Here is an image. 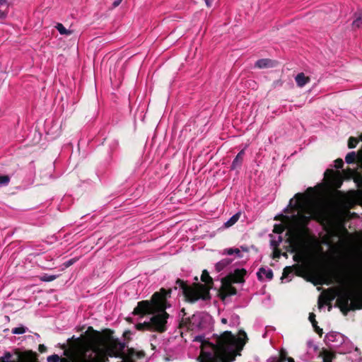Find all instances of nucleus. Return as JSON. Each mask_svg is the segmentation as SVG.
<instances>
[{
	"mask_svg": "<svg viewBox=\"0 0 362 362\" xmlns=\"http://www.w3.org/2000/svg\"><path fill=\"white\" fill-rule=\"evenodd\" d=\"M245 150L243 149L237 154L235 158L233 159L232 164L230 165V170H234L240 169L243 162Z\"/></svg>",
	"mask_w": 362,
	"mask_h": 362,
	"instance_id": "nucleus-15",
	"label": "nucleus"
},
{
	"mask_svg": "<svg viewBox=\"0 0 362 362\" xmlns=\"http://www.w3.org/2000/svg\"><path fill=\"white\" fill-rule=\"evenodd\" d=\"M240 213H236L235 214H234L232 217L230 218L229 220H228L224 223V227L229 228V227L233 226L238 221V219L240 218Z\"/></svg>",
	"mask_w": 362,
	"mask_h": 362,
	"instance_id": "nucleus-23",
	"label": "nucleus"
},
{
	"mask_svg": "<svg viewBox=\"0 0 362 362\" xmlns=\"http://www.w3.org/2000/svg\"><path fill=\"white\" fill-rule=\"evenodd\" d=\"M221 322H222L223 324H226V323H227V319H226V318H222V319H221Z\"/></svg>",
	"mask_w": 362,
	"mask_h": 362,
	"instance_id": "nucleus-53",
	"label": "nucleus"
},
{
	"mask_svg": "<svg viewBox=\"0 0 362 362\" xmlns=\"http://www.w3.org/2000/svg\"><path fill=\"white\" fill-rule=\"evenodd\" d=\"M325 177L329 179L337 187H340L342 184L339 171L335 172L332 169H327L325 172Z\"/></svg>",
	"mask_w": 362,
	"mask_h": 362,
	"instance_id": "nucleus-12",
	"label": "nucleus"
},
{
	"mask_svg": "<svg viewBox=\"0 0 362 362\" xmlns=\"http://www.w3.org/2000/svg\"><path fill=\"white\" fill-rule=\"evenodd\" d=\"M80 362H105L104 357L97 355L94 357L83 358Z\"/></svg>",
	"mask_w": 362,
	"mask_h": 362,
	"instance_id": "nucleus-24",
	"label": "nucleus"
},
{
	"mask_svg": "<svg viewBox=\"0 0 362 362\" xmlns=\"http://www.w3.org/2000/svg\"><path fill=\"white\" fill-rule=\"evenodd\" d=\"M335 163V168H337V169H340V168H342L343 165H344V161L341 158H337L334 161Z\"/></svg>",
	"mask_w": 362,
	"mask_h": 362,
	"instance_id": "nucleus-39",
	"label": "nucleus"
},
{
	"mask_svg": "<svg viewBox=\"0 0 362 362\" xmlns=\"http://www.w3.org/2000/svg\"><path fill=\"white\" fill-rule=\"evenodd\" d=\"M335 306L338 307L344 315L351 310L362 309V293H355L349 288L340 289L337 293Z\"/></svg>",
	"mask_w": 362,
	"mask_h": 362,
	"instance_id": "nucleus-5",
	"label": "nucleus"
},
{
	"mask_svg": "<svg viewBox=\"0 0 362 362\" xmlns=\"http://www.w3.org/2000/svg\"><path fill=\"white\" fill-rule=\"evenodd\" d=\"M247 274V271L245 269H236L233 273H230L226 276L223 277L224 280L229 281L233 284H240L245 282V276Z\"/></svg>",
	"mask_w": 362,
	"mask_h": 362,
	"instance_id": "nucleus-10",
	"label": "nucleus"
},
{
	"mask_svg": "<svg viewBox=\"0 0 362 362\" xmlns=\"http://www.w3.org/2000/svg\"><path fill=\"white\" fill-rule=\"evenodd\" d=\"M295 199L294 204H292L293 199L289 202L291 209L298 211L297 214L292 216V220L300 228V231L306 233L308 230L307 226L310 220L315 217L317 212L308 206L307 197L304 194L297 193Z\"/></svg>",
	"mask_w": 362,
	"mask_h": 362,
	"instance_id": "nucleus-4",
	"label": "nucleus"
},
{
	"mask_svg": "<svg viewBox=\"0 0 362 362\" xmlns=\"http://www.w3.org/2000/svg\"><path fill=\"white\" fill-rule=\"evenodd\" d=\"M49 362H68L64 358H60L58 355L54 354L47 358Z\"/></svg>",
	"mask_w": 362,
	"mask_h": 362,
	"instance_id": "nucleus-30",
	"label": "nucleus"
},
{
	"mask_svg": "<svg viewBox=\"0 0 362 362\" xmlns=\"http://www.w3.org/2000/svg\"><path fill=\"white\" fill-rule=\"evenodd\" d=\"M206 4L208 7L211 6L212 0H205Z\"/></svg>",
	"mask_w": 362,
	"mask_h": 362,
	"instance_id": "nucleus-49",
	"label": "nucleus"
},
{
	"mask_svg": "<svg viewBox=\"0 0 362 362\" xmlns=\"http://www.w3.org/2000/svg\"><path fill=\"white\" fill-rule=\"evenodd\" d=\"M322 279H323V277H321L320 281H317V282L315 283V285H317V284H324V282H323V281H322Z\"/></svg>",
	"mask_w": 362,
	"mask_h": 362,
	"instance_id": "nucleus-50",
	"label": "nucleus"
},
{
	"mask_svg": "<svg viewBox=\"0 0 362 362\" xmlns=\"http://www.w3.org/2000/svg\"><path fill=\"white\" fill-rule=\"evenodd\" d=\"M201 280L205 284L194 283L192 286H189L187 281L177 279L174 289L176 290L179 287L182 290L185 300L191 303H194L199 299L210 300L211 294L209 291L212 288L214 281L207 270H203Z\"/></svg>",
	"mask_w": 362,
	"mask_h": 362,
	"instance_id": "nucleus-3",
	"label": "nucleus"
},
{
	"mask_svg": "<svg viewBox=\"0 0 362 362\" xmlns=\"http://www.w3.org/2000/svg\"><path fill=\"white\" fill-rule=\"evenodd\" d=\"M277 65V62L270 59H261L256 62L255 67L259 69L273 68Z\"/></svg>",
	"mask_w": 362,
	"mask_h": 362,
	"instance_id": "nucleus-14",
	"label": "nucleus"
},
{
	"mask_svg": "<svg viewBox=\"0 0 362 362\" xmlns=\"http://www.w3.org/2000/svg\"><path fill=\"white\" fill-rule=\"evenodd\" d=\"M338 282L341 284H344V281L343 279H341V278H339Z\"/></svg>",
	"mask_w": 362,
	"mask_h": 362,
	"instance_id": "nucleus-54",
	"label": "nucleus"
},
{
	"mask_svg": "<svg viewBox=\"0 0 362 362\" xmlns=\"http://www.w3.org/2000/svg\"><path fill=\"white\" fill-rule=\"evenodd\" d=\"M131 334H132V332H131L130 330H126L123 333V337H124V339H126L127 340H130L131 339V338H130Z\"/></svg>",
	"mask_w": 362,
	"mask_h": 362,
	"instance_id": "nucleus-41",
	"label": "nucleus"
},
{
	"mask_svg": "<svg viewBox=\"0 0 362 362\" xmlns=\"http://www.w3.org/2000/svg\"><path fill=\"white\" fill-rule=\"evenodd\" d=\"M145 356V352L144 351H136L133 348H129L127 349V353L126 357L128 358H143Z\"/></svg>",
	"mask_w": 362,
	"mask_h": 362,
	"instance_id": "nucleus-17",
	"label": "nucleus"
},
{
	"mask_svg": "<svg viewBox=\"0 0 362 362\" xmlns=\"http://www.w3.org/2000/svg\"><path fill=\"white\" fill-rule=\"evenodd\" d=\"M12 355L10 352H6L4 354V356H2L3 358H5V360L9 361L10 358H11Z\"/></svg>",
	"mask_w": 362,
	"mask_h": 362,
	"instance_id": "nucleus-46",
	"label": "nucleus"
},
{
	"mask_svg": "<svg viewBox=\"0 0 362 362\" xmlns=\"http://www.w3.org/2000/svg\"><path fill=\"white\" fill-rule=\"evenodd\" d=\"M56 28L61 35H70L73 33L72 30H67L62 23H57Z\"/></svg>",
	"mask_w": 362,
	"mask_h": 362,
	"instance_id": "nucleus-25",
	"label": "nucleus"
},
{
	"mask_svg": "<svg viewBox=\"0 0 362 362\" xmlns=\"http://www.w3.org/2000/svg\"><path fill=\"white\" fill-rule=\"evenodd\" d=\"M310 322H311L314 330L316 333H317L320 336H322L323 332L322 329L317 326V322L315 320V315L313 313H310L309 314L308 317Z\"/></svg>",
	"mask_w": 362,
	"mask_h": 362,
	"instance_id": "nucleus-22",
	"label": "nucleus"
},
{
	"mask_svg": "<svg viewBox=\"0 0 362 362\" xmlns=\"http://www.w3.org/2000/svg\"><path fill=\"white\" fill-rule=\"evenodd\" d=\"M287 362H295V361L293 358L288 357L287 359Z\"/></svg>",
	"mask_w": 362,
	"mask_h": 362,
	"instance_id": "nucleus-52",
	"label": "nucleus"
},
{
	"mask_svg": "<svg viewBox=\"0 0 362 362\" xmlns=\"http://www.w3.org/2000/svg\"><path fill=\"white\" fill-rule=\"evenodd\" d=\"M180 313L182 314V317H185L186 315H187V313L185 311V308H182L181 310H180Z\"/></svg>",
	"mask_w": 362,
	"mask_h": 362,
	"instance_id": "nucleus-48",
	"label": "nucleus"
},
{
	"mask_svg": "<svg viewBox=\"0 0 362 362\" xmlns=\"http://www.w3.org/2000/svg\"><path fill=\"white\" fill-rule=\"evenodd\" d=\"M288 357H287V353L284 350H281L280 351L279 356L278 357H274L272 358V361H281L283 362H285L287 361Z\"/></svg>",
	"mask_w": 362,
	"mask_h": 362,
	"instance_id": "nucleus-31",
	"label": "nucleus"
},
{
	"mask_svg": "<svg viewBox=\"0 0 362 362\" xmlns=\"http://www.w3.org/2000/svg\"><path fill=\"white\" fill-rule=\"evenodd\" d=\"M295 255H293V260L295 262H301L305 257L306 250H303L302 253L299 252H294Z\"/></svg>",
	"mask_w": 362,
	"mask_h": 362,
	"instance_id": "nucleus-29",
	"label": "nucleus"
},
{
	"mask_svg": "<svg viewBox=\"0 0 362 362\" xmlns=\"http://www.w3.org/2000/svg\"><path fill=\"white\" fill-rule=\"evenodd\" d=\"M272 362H282L281 361H272ZM285 362H287V361H286Z\"/></svg>",
	"mask_w": 362,
	"mask_h": 362,
	"instance_id": "nucleus-57",
	"label": "nucleus"
},
{
	"mask_svg": "<svg viewBox=\"0 0 362 362\" xmlns=\"http://www.w3.org/2000/svg\"><path fill=\"white\" fill-rule=\"evenodd\" d=\"M241 249L243 250V251H247V249L246 247H241Z\"/></svg>",
	"mask_w": 362,
	"mask_h": 362,
	"instance_id": "nucleus-56",
	"label": "nucleus"
},
{
	"mask_svg": "<svg viewBox=\"0 0 362 362\" xmlns=\"http://www.w3.org/2000/svg\"><path fill=\"white\" fill-rule=\"evenodd\" d=\"M284 230V228L281 226H275L274 232L276 233H281Z\"/></svg>",
	"mask_w": 362,
	"mask_h": 362,
	"instance_id": "nucleus-42",
	"label": "nucleus"
},
{
	"mask_svg": "<svg viewBox=\"0 0 362 362\" xmlns=\"http://www.w3.org/2000/svg\"><path fill=\"white\" fill-rule=\"evenodd\" d=\"M57 279L56 275H49L47 274H45L42 276H40V279L42 281L50 282Z\"/></svg>",
	"mask_w": 362,
	"mask_h": 362,
	"instance_id": "nucleus-32",
	"label": "nucleus"
},
{
	"mask_svg": "<svg viewBox=\"0 0 362 362\" xmlns=\"http://www.w3.org/2000/svg\"><path fill=\"white\" fill-rule=\"evenodd\" d=\"M358 141L356 137L351 136L348 141V147L349 148H354L356 146Z\"/></svg>",
	"mask_w": 362,
	"mask_h": 362,
	"instance_id": "nucleus-33",
	"label": "nucleus"
},
{
	"mask_svg": "<svg viewBox=\"0 0 362 362\" xmlns=\"http://www.w3.org/2000/svg\"><path fill=\"white\" fill-rule=\"evenodd\" d=\"M296 84L298 87H303L306 83L310 82V78L305 76L303 73H299L295 78Z\"/></svg>",
	"mask_w": 362,
	"mask_h": 362,
	"instance_id": "nucleus-20",
	"label": "nucleus"
},
{
	"mask_svg": "<svg viewBox=\"0 0 362 362\" xmlns=\"http://www.w3.org/2000/svg\"><path fill=\"white\" fill-rule=\"evenodd\" d=\"M320 356L323 359V362H332V360L336 358V354L329 350L323 349L320 353Z\"/></svg>",
	"mask_w": 362,
	"mask_h": 362,
	"instance_id": "nucleus-18",
	"label": "nucleus"
},
{
	"mask_svg": "<svg viewBox=\"0 0 362 362\" xmlns=\"http://www.w3.org/2000/svg\"><path fill=\"white\" fill-rule=\"evenodd\" d=\"M354 181H355L356 182H358L359 181H360V182H362V177L356 178V179H355V180H354Z\"/></svg>",
	"mask_w": 362,
	"mask_h": 362,
	"instance_id": "nucleus-55",
	"label": "nucleus"
},
{
	"mask_svg": "<svg viewBox=\"0 0 362 362\" xmlns=\"http://www.w3.org/2000/svg\"><path fill=\"white\" fill-rule=\"evenodd\" d=\"M38 351L40 353H44L47 351V347L44 344H40L38 346Z\"/></svg>",
	"mask_w": 362,
	"mask_h": 362,
	"instance_id": "nucleus-43",
	"label": "nucleus"
},
{
	"mask_svg": "<svg viewBox=\"0 0 362 362\" xmlns=\"http://www.w3.org/2000/svg\"><path fill=\"white\" fill-rule=\"evenodd\" d=\"M135 327L137 330L139 331H144V325L142 323H137L136 325H135Z\"/></svg>",
	"mask_w": 362,
	"mask_h": 362,
	"instance_id": "nucleus-45",
	"label": "nucleus"
},
{
	"mask_svg": "<svg viewBox=\"0 0 362 362\" xmlns=\"http://www.w3.org/2000/svg\"><path fill=\"white\" fill-rule=\"evenodd\" d=\"M262 274H265L266 277L269 280L273 279L274 274L272 269L267 270L264 267L259 268L257 273V278L259 281L263 279Z\"/></svg>",
	"mask_w": 362,
	"mask_h": 362,
	"instance_id": "nucleus-21",
	"label": "nucleus"
},
{
	"mask_svg": "<svg viewBox=\"0 0 362 362\" xmlns=\"http://www.w3.org/2000/svg\"><path fill=\"white\" fill-rule=\"evenodd\" d=\"M356 155L354 151L349 153L345 157V160L349 164L354 163L356 162Z\"/></svg>",
	"mask_w": 362,
	"mask_h": 362,
	"instance_id": "nucleus-28",
	"label": "nucleus"
},
{
	"mask_svg": "<svg viewBox=\"0 0 362 362\" xmlns=\"http://www.w3.org/2000/svg\"><path fill=\"white\" fill-rule=\"evenodd\" d=\"M122 1V0H116V1H115L112 3V7L113 8L117 7L121 4Z\"/></svg>",
	"mask_w": 362,
	"mask_h": 362,
	"instance_id": "nucleus-47",
	"label": "nucleus"
},
{
	"mask_svg": "<svg viewBox=\"0 0 362 362\" xmlns=\"http://www.w3.org/2000/svg\"><path fill=\"white\" fill-rule=\"evenodd\" d=\"M35 355V354L32 351H28L25 353V356H26L27 358H32Z\"/></svg>",
	"mask_w": 362,
	"mask_h": 362,
	"instance_id": "nucleus-44",
	"label": "nucleus"
},
{
	"mask_svg": "<svg viewBox=\"0 0 362 362\" xmlns=\"http://www.w3.org/2000/svg\"><path fill=\"white\" fill-rule=\"evenodd\" d=\"M303 271V267L299 264H294L291 267H286L282 273V278L286 279L288 278L289 274H292L295 272L296 274L298 276H301V273Z\"/></svg>",
	"mask_w": 362,
	"mask_h": 362,
	"instance_id": "nucleus-13",
	"label": "nucleus"
},
{
	"mask_svg": "<svg viewBox=\"0 0 362 362\" xmlns=\"http://www.w3.org/2000/svg\"><path fill=\"white\" fill-rule=\"evenodd\" d=\"M173 288L165 289L161 288L155 292L150 300H144L138 302L132 314L141 317L153 315L151 317V324L153 332L163 333L168 329L167 324L170 315L166 312L171 305L168 299L171 297Z\"/></svg>",
	"mask_w": 362,
	"mask_h": 362,
	"instance_id": "nucleus-2",
	"label": "nucleus"
},
{
	"mask_svg": "<svg viewBox=\"0 0 362 362\" xmlns=\"http://www.w3.org/2000/svg\"><path fill=\"white\" fill-rule=\"evenodd\" d=\"M303 231L293 232L287 238L286 242L288 243L287 251L291 252H299L302 253L303 250L307 248V242L303 236Z\"/></svg>",
	"mask_w": 362,
	"mask_h": 362,
	"instance_id": "nucleus-7",
	"label": "nucleus"
},
{
	"mask_svg": "<svg viewBox=\"0 0 362 362\" xmlns=\"http://www.w3.org/2000/svg\"><path fill=\"white\" fill-rule=\"evenodd\" d=\"M26 329L27 328L23 327V326H21V327H15L12 329L11 332L14 334H23L26 332Z\"/></svg>",
	"mask_w": 362,
	"mask_h": 362,
	"instance_id": "nucleus-34",
	"label": "nucleus"
},
{
	"mask_svg": "<svg viewBox=\"0 0 362 362\" xmlns=\"http://www.w3.org/2000/svg\"><path fill=\"white\" fill-rule=\"evenodd\" d=\"M9 4L7 0H0V9L8 10Z\"/></svg>",
	"mask_w": 362,
	"mask_h": 362,
	"instance_id": "nucleus-37",
	"label": "nucleus"
},
{
	"mask_svg": "<svg viewBox=\"0 0 362 362\" xmlns=\"http://www.w3.org/2000/svg\"><path fill=\"white\" fill-rule=\"evenodd\" d=\"M114 332L110 329H105L103 332L95 330L93 327H88L85 334L91 349L98 352L101 346H107L110 341L115 339L112 334Z\"/></svg>",
	"mask_w": 362,
	"mask_h": 362,
	"instance_id": "nucleus-6",
	"label": "nucleus"
},
{
	"mask_svg": "<svg viewBox=\"0 0 362 362\" xmlns=\"http://www.w3.org/2000/svg\"><path fill=\"white\" fill-rule=\"evenodd\" d=\"M10 182V177L7 175H0V185H7Z\"/></svg>",
	"mask_w": 362,
	"mask_h": 362,
	"instance_id": "nucleus-35",
	"label": "nucleus"
},
{
	"mask_svg": "<svg viewBox=\"0 0 362 362\" xmlns=\"http://www.w3.org/2000/svg\"><path fill=\"white\" fill-rule=\"evenodd\" d=\"M233 259L230 258H224L218 262L215 265V269L217 272H220L223 270L226 267L230 264Z\"/></svg>",
	"mask_w": 362,
	"mask_h": 362,
	"instance_id": "nucleus-19",
	"label": "nucleus"
},
{
	"mask_svg": "<svg viewBox=\"0 0 362 362\" xmlns=\"http://www.w3.org/2000/svg\"><path fill=\"white\" fill-rule=\"evenodd\" d=\"M76 261H77V259H76V258H72V259H69L68 261L65 262L64 263V265L66 267H69L70 266H71L72 264H74Z\"/></svg>",
	"mask_w": 362,
	"mask_h": 362,
	"instance_id": "nucleus-40",
	"label": "nucleus"
},
{
	"mask_svg": "<svg viewBox=\"0 0 362 362\" xmlns=\"http://www.w3.org/2000/svg\"><path fill=\"white\" fill-rule=\"evenodd\" d=\"M334 298V296H332V297L330 298V300H333Z\"/></svg>",
	"mask_w": 362,
	"mask_h": 362,
	"instance_id": "nucleus-58",
	"label": "nucleus"
},
{
	"mask_svg": "<svg viewBox=\"0 0 362 362\" xmlns=\"http://www.w3.org/2000/svg\"><path fill=\"white\" fill-rule=\"evenodd\" d=\"M8 13V10L0 9V23L6 18Z\"/></svg>",
	"mask_w": 362,
	"mask_h": 362,
	"instance_id": "nucleus-36",
	"label": "nucleus"
},
{
	"mask_svg": "<svg viewBox=\"0 0 362 362\" xmlns=\"http://www.w3.org/2000/svg\"><path fill=\"white\" fill-rule=\"evenodd\" d=\"M144 327V330L153 332V326L151 324V320L148 322H144L142 323Z\"/></svg>",
	"mask_w": 362,
	"mask_h": 362,
	"instance_id": "nucleus-38",
	"label": "nucleus"
},
{
	"mask_svg": "<svg viewBox=\"0 0 362 362\" xmlns=\"http://www.w3.org/2000/svg\"><path fill=\"white\" fill-rule=\"evenodd\" d=\"M232 284L229 281L221 279V286L218 294L221 300H225L228 296H234L237 293V289L232 286Z\"/></svg>",
	"mask_w": 362,
	"mask_h": 362,
	"instance_id": "nucleus-9",
	"label": "nucleus"
},
{
	"mask_svg": "<svg viewBox=\"0 0 362 362\" xmlns=\"http://www.w3.org/2000/svg\"><path fill=\"white\" fill-rule=\"evenodd\" d=\"M223 254L228 255H232L233 254H235L239 257H241L240 251L238 248H226L223 250Z\"/></svg>",
	"mask_w": 362,
	"mask_h": 362,
	"instance_id": "nucleus-26",
	"label": "nucleus"
},
{
	"mask_svg": "<svg viewBox=\"0 0 362 362\" xmlns=\"http://www.w3.org/2000/svg\"><path fill=\"white\" fill-rule=\"evenodd\" d=\"M237 337L230 331H225L221 334H214L216 343L208 342L212 352L202 351L200 362H233L247 342L248 338L244 330L239 331Z\"/></svg>",
	"mask_w": 362,
	"mask_h": 362,
	"instance_id": "nucleus-1",
	"label": "nucleus"
},
{
	"mask_svg": "<svg viewBox=\"0 0 362 362\" xmlns=\"http://www.w3.org/2000/svg\"><path fill=\"white\" fill-rule=\"evenodd\" d=\"M282 238L279 237V240H272L271 245L273 247V257L279 258L281 255H286V253H282L281 250L279 248V243L281 242Z\"/></svg>",
	"mask_w": 362,
	"mask_h": 362,
	"instance_id": "nucleus-16",
	"label": "nucleus"
},
{
	"mask_svg": "<svg viewBox=\"0 0 362 362\" xmlns=\"http://www.w3.org/2000/svg\"><path fill=\"white\" fill-rule=\"evenodd\" d=\"M105 347V353L110 357L124 358L127 354H124L126 344L121 342L118 339L110 341Z\"/></svg>",
	"mask_w": 362,
	"mask_h": 362,
	"instance_id": "nucleus-8",
	"label": "nucleus"
},
{
	"mask_svg": "<svg viewBox=\"0 0 362 362\" xmlns=\"http://www.w3.org/2000/svg\"><path fill=\"white\" fill-rule=\"evenodd\" d=\"M0 362H15V361H8L5 360V358L1 357Z\"/></svg>",
	"mask_w": 362,
	"mask_h": 362,
	"instance_id": "nucleus-51",
	"label": "nucleus"
},
{
	"mask_svg": "<svg viewBox=\"0 0 362 362\" xmlns=\"http://www.w3.org/2000/svg\"><path fill=\"white\" fill-rule=\"evenodd\" d=\"M352 25L354 28H362V12L358 13V16L354 21Z\"/></svg>",
	"mask_w": 362,
	"mask_h": 362,
	"instance_id": "nucleus-27",
	"label": "nucleus"
},
{
	"mask_svg": "<svg viewBox=\"0 0 362 362\" xmlns=\"http://www.w3.org/2000/svg\"><path fill=\"white\" fill-rule=\"evenodd\" d=\"M361 139L362 140V136H361Z\"/></svg>",
	"mask_w": 362,
	"mask_h": 362,
	"instance_id": "nucleus-59",
	"label": "nucleus"
},
{
	"mask_svg": "<svg viewBox=\"0 0 362 362\" xmlns=\"http://www.w3.org/2000/svg\"><path fill=\"white\" fill-rule=\"evenodd\" d=\"M199 325L200 322L198 317L195 315H192L191 317H182L179 323V328L186 327L188 330H194Z\"/></svg>",
	"mask_w": 362,
	"mask_h": 362,
	"instance_id": "nucleus-11",
	"label": "nucleus"
}]
</instances>
